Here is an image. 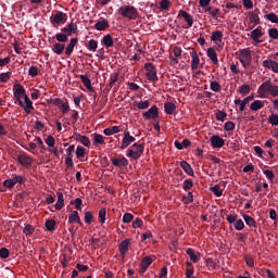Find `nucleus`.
Returning a JSON list of instances; mask_svg holds the SVG:
<instances>
[{
	"label": "nucleus",
	"mask_w": 278,
	"mask_h": 278,
	"mask_svg": "<svg viewBox=\"0 0 278 278\" xmlns=\"http://www.w3.org/2000/svg\"><path fill=\"white\" fill-rule=\"evenodd\" d=\"M112 163L117 167V168H123L124 166H127V159L122 157V159H113Z\"/></svg>",
	"instance_id": "obj_25"
},
{
	"label": "nucleus",
	"mask_w": 278,
	"mask_h": 278,
	"mask_svg": "<svg viewBox=\"0 0 278 278\" xmlns=\"http://www.w3.org/2000/svg\"><path fill=\"white\" fill-rule=\"evenodd\" d=\"M118 14L124 16V18H129V21H134L138 16V11L134 7L125 5L118 9Z\"/></svg>",
	"instance_id": "obj_3"
},
{
	"label": "nucleus",
	"mask_w": 278,
	"mask_h": 278,
	"mask_svg": "<svg viewBox=\"0 0 278 278\" xmlns=\"http://www.w3.org/2000/svg\"><path fill=\"white\" fill-rule=\"evenodd\" d=\"M235 229L237 231H242V229H244V222H242V219H237L235 222Z\"/></svg>",
	"instance_id": "obj_46"
},
{
	"label": "nucleus",
	"mask_w": 278,
	"mask_h": 278,
	"mask_svg": "<svg viewBox=\"0 0 278 278\" xmlns=\"http://www.w3.org/2000/svg\"><path fill=\"white\" fill-rule=\"evenodd\" d=\"M13 94H14V98L17 101L20 108H23V100H21V99H25V97H27L25 94V88L22 87L21 84L14 85V87H13Z\"/></svg>",
	"instance_id": "obj_4"
},
{
	"label": "nucleus",
	"mask_w": 278,
	"mask_h": 278,
	"mask_svg": "<svg viewBox=\"0 0 278 278\" xmlns=\"http://www.w3.org/2000/svg\"><path fill=\"white\" fill-rule=\"evenodd\" d=\"M28 74L30 75V77H36L38 75V67L30 66L28 70Z\"/></svg>",
	"instance_id": "obj_60"
},
{
	"label": "nucleus",
	"mask_w": 278,
	"mask_h": 278,
	"mask_svg": "<svg viewBox=\"0 0 278 278\" xmlns=\"http://www.w3.org/2000/svg\"><path fill=\"white\" fill-rule=\"evenodd\" d=\"M257 94L261 99H268L269 94L270 97H278V86L267 80L258 87Z\"/></svg>",
	"instance_id": "obj_1"
},
{
	"label": "nucleus",
	"mask_w": 278,
	"mask_h": 278,
	"mask_svg": "<svg viewBox=\"0 0 278 278\" xmlns=\"http://www.w3.org/2000/svg\"><path fill=\"white\" fill-rule=\"evenodd\" d=\"M160 8L161 10H168L170 8V0H161Z\"/></svg>",
	"instance_id": "obj_47"
},
{
	"label": "nucleus",
	"mask_w": 278,
	"mask_h": 278,
	"mask_svg": "<svg viewBox=\"0 0 278 278\" xmlns=\"http://www.w3.org/2000/svg\"><path fill=\"white\" fill-rule=\"evenodd\" d=\"M119 251H121L122 255H125V253H127V251H129V239L124 240L119 244Z\"/></svg>",
	"instance_id": "obj_32"
},
{
	"label": "nucleus",
	"mask_w": 278,
	"mask_h": 278,
	"mask_svg": "<svg viewBox=\"0 0 278 278\" xmlns=\"http://www.w3.org/2000/svg\"><path fill=\"white\" fill-rule=\"evenodd\" d=\"M98 47H99V42H97V40L94 39H90L87 46V49H89V51H92V53H94Z\"/></svg>",
	"instance_id": "obj_40"
},
{
	"label": "nucleus",
	"mask_w": 278,
	"mask_h": 278,
	"mask_svg": "<svg viewBox=\"0 0 278 278\" xmlns=\"http://www.w3.org/2000/svg\"><path fill=\"white\" fill-rule=\"evenodd\" d=\"M264 68H269L273 73H278V63L273 60H265L263 61Z\"/></svg>",
	"instance_id": "obj_11"
},
{
	"label": "nucleus",
	"mask_w": 278,
	"mask_h": 278,
	"mask_svg": "<svg viewBox=\"0 0 278 278\" xmlns=\"http://www.w3.org/2000/svg\"><path fill=\"white\" fill-rule=\"evenodd\" d=\"M53 53H56V55H62L64 52V45L62 43H54L52 48Z\"/></svg>",
	"instance_id": "obj_36"
},
{
	"label": "nucleus",
	"mask_w": 278,
	"mask_h": 278,
	"mask_svg": "<svg viewBox=\"0 0 278 278\" xmlns=\"http://www.w3.org/2000/svg\"><path fill=\"white\" fill-rule=\"evenodd\" d=\"M211 144L213 149H223L225 147V140L218 135H214L211 137Z\"/></svg>",
	"instance_id": "obj_8"
},
{
	"label": "nucleus",
	"mask_w": 278,
	"mask_h": 278,
	"mask_svg": "<svg viewBox=\"0 0 278 278\" xmlns=\"http://www.w3.org/2000/svg\"><path fill=\"white\" fill-rule=\"evenodd\" d=\"M108 27H109V24H108V21H105V20L100 21L94 24V29H97L98 31H103V30L108 29Z\"/></svg>",
	"instance_id": "obj_29"
},
{
	"label": "nucleus",
	"mask_w": 278,
	"mask_h": 278,
	"mask_svg": "<svg viewBox=\"0 0 278 278\" xmlns=\"http://www.w3.org/2000/svg\"><path fill=\"white\" fill-rule=\"evenodd\" d=\"M116 81H118V73H113L111 75L110 86H116Z\"/></svg>",
	"instance_id": "obj_58"
},
{
	"label": "nucleus",
	"mask_w": 278,
	"mask_h": 278,
	"mask_svg": "<svg viewBox=\"0 0 278 278\" xmlns=\"http://www.w3.org/2000/svg\"><path fill=\"white\" fill-rule=\"evenodd\" d=\"M241 94H249L251 92V87L249 85H243L239 88Z\"/></svg>",
	"instance_id": "obj_48"
},
{
	"label": "nucleus",
	"mask_w": 278,
	"mask_h": 278,
	"mask_svg": "<svg viewBox=\"0 0 278 278\" xmlns=\"http://www.w3.org/2000/svg\"><path fill=\"white\" fill-rule=\"evenodd\" d=\"M56 40L58 42H66L68 40V37L64 35V33L56 34Z\"/></svg>",
	"instance_id": "obj_53"
},
{
	"label": "nucleus",
	"mask_w": 278,
	"mask_h": 278,
	"mask_svg": "<svg viewBox=\"0 0 278 278\" xmlns=\"http://www.w3.org/2000/svg\"><path fill=\"white\" fill-rule=\"evenodd\" d=\"M46 229H48V231H55V220H53V219L47 220Z\"/></svg>",
	"instance_id": "obj_43"
},
{
	"label": "nucleus",
	"mask_w": 278,
	"mask_h": 278,
	"mask_svg": "<svg viewBox=\"0 0 278 278\" xmlns=\"http://www.w3.org/2000/svg\"><path fill=\"white\" fill-rule=\"evenodd\" d=\"M17 160L22 166H31V157H29L27 154H21Z\"/></svg>",
	"instance_id": "obj_20"
},
{
	"label": "nucleus",
	"mask_w": 278,
	"mask_h": 278,
	"mask_svg": "<svg viewBox=\"0 0 278 278\" xmlns=\"http://www.w3.org/2000/svg\"><path fill=\"white\" fill-rule=\"evenodd\" d=\"M58 201L55 203V210L64 207V194L60 191L56 192Z\"/></svg>",
	"instance_id": "obj_27"
},
{
	"label": "nucleus",
	"mask_w": 278,
	"mask_h": 278,
	"mask_svg": "<svg viewBox=\"0 0 278 278\" xmlns=\"http://www.w3.org/2000/svg\"><path fill=\"white\" fill-rule=\"evenodd\" d=\"M269 123H270L271 125L278 126V115L271 114V115L269 116Z\"/></svg>",
	"instance_id": "obj_63"
},
{
	"label": "nucleus",
	"mask_w": 278,
	"mask_h": 278,
	"mask_svg": "<svg viewBox=\"0 0 278 278\" xmlns=\"http://www.w3.org/2000/svg\"><path fill=\"white\" fill-rule=\"evenodd\" d=\"M142 153H144V146L140 143H135L127 151L126 155L127 157H130V160H138L140 155H142Z\"/></svg>",
	"instance_id": "obj_2"
},
{
	"label": "nucleus",
	"mask_w": 278,
	"mask_h": 278,
	"mask_svg": "<svg viewBox=\"0 0 278 278\" xmlns=\"http://www.w3.org/2000/svg\"><path fill=\"white\" fill-rule=\"evenodd\" d=\"M147 77L149 81H155V79H157V74L155 73V71H150L147 73Z\"/></svg>",
	"instance_id": "obj_52"
},
{
	"label": "nucleus",
	"mask_w": 278,
	"mask_h": 278,
	"mask_svg": "<svg viewBox=\"0 0 278 278\" xmlns=\"http://www.w3.org/2000/svg\"><path fill=\"white\" fill-rule=\"evenodd\" d=\"M263 108H264V101L262 100H255L250 105V110H252V112H257V110H262Z\"/></svg>",
	"instance_id": "obj_22"
},
{
	"label": "nucleus",
	"mask_w": 278,
	"mask_h": 278,
	"mask_svg": "<svg viewBox=\"0 0 278 278\" xmlns=\"http://www.w3.org/2000/svg\"><path fill=\"white\" fill-rule=\"evenodd\" d=\"M211 40L217 45V47H220L223 45V31L216 30L212 33Z\"/></svg>",
	"instance_id": "obj_13"
},
{
	"label": "nucleus",
	"mask_w": 278,
	"mask_h": 278,
	"mask_svg": "<svg viewBox=\"0 0 278 278\" xmlns=\"http://www.w3.org/2000/svg\"><path fill=\"white\" fill-rule=\"evenodd\" d=\"M24 233L25 236H31V233H34V228L31 227V225L25 226Z\"/></svg>",
	"instance_id": "obj_64"
},
{
	"label": "nucleus",
	"mask_w": 278,
	"mask_h": 278,
	"mask_svg": "<svg viewBox=\"0 0 278 278\" xmlns=\"http://www.w3.org/2000/svg\"><path fill=\"white\" fill-rule=\"evenodd\" d=\"M178 16H182L186 23H188L189 27H192V25H194V18L188 12L179 11Z\"/></svg>",
	"instance_id": "obj_17"
},
{
	"label": "nucleus",
	"mask_w": 278,
	"mask_h": 278,
	"mask_svg": "<svg viewBox=\"0 0 278 278\" xmlns=\"http://www.w3.org/2000/svg\"><path fill=\"white\" fill-rule=\"evenodd\" d=\"M211 192H213L215 197H223V189H220V186L218 185L211 187Z\"/></svg>",
	"instance_id": "obj_42"
},
{
	"label": "nucleus",
	"mask_w": 278,
	"mask_h": 278,
	"mask_svg": "<svg viewBox=\"0 0 278 278\" xmlns=\"http://www.w3.org/2000/svg\"><path fill=\"white\" fill-rule=\"evenodd\" d=\"M264 36V33H262V29L255 28L254 30L251 31V38L254 42H262L260 38Z\"/></svg>",
	"instance_id": "obj_18"
},
{
	"label": "nucleus",
	"mask_w": 278,
	"mask_h": 278,
	"mask_svg": "<svg viewBox=\"0 0 278 278\" xmlns=\"http://www.w3.org/2000/svg\"><path fill=\"white\" fill-rule=\"evenodd\" d=\"M75 45H77V38L71 39V41L65 50V55H71V53H73V50L75 49Z\"/></svg>",
	"instance_id": "obj_30"
},
{
	"label": "nucleus",
	"mask_w": 278,
	"mask_h": 278,
	"mask_svg": "<svg viewBox=\"0 0 278 278\" xmlns=\"http://www.w3.org/2000/svg\"><path fill=\"white\" fill-rule=\"evenodd\" d=\"M180 166L182 170H185V173H187V175H189L190 177L194 175V170L192 169V166H190L188 162L186 161L180 162Z\"/></svg>",
	"instance_id": "obj_21"
},
{
	"label": "nucleus",
	"mask_w": 278,
	"mask_h": 278,
	"mask_svg": "<svg viewBox=\"0 0 278 278\" xmlns=\"http://www.w3.org/2000/svg\"><path fill=\"white\" fill-rule=\"evenodd\" d=\"M105 216H106V212L105 208H101L99 211V218H100V223L103 225V223H105Z\"/></svg>",
	"instance_id": "obj_57"
},
{
	"label": "nucleus",
	"mask_w": 278,
	"mask_h": 278,
	"mask_svg": "<svg viewBox=\"0 0 278 278\" xmlns=\"http://www.w3.org/2000/svg\"><path fill=\"white\" fill-rule=\"evenodd\" d=\"M243 219L244 223L249 226V227H257V224L255 223V219H253V217L249 216V215H243Z\"/></svg>",
	"instance_id": "obj_35"
},
{
	"label": "nucleus",
	"mask_w": 278,
	"mask_h": 278,
	"mask_svg": "<svg viewBox=\"0 0 278 278\" xmlns=\"http://www.w3.org/2000/svg\"><path fill=\"white\" fill-rule=\"evenodd\" d=\"M16 184H23V176H14L13 178L3 181L4 188L9 189H12Z\"/></svg>",
	"instance_id": "obj_7"
},
{
	"label": "nucleus",
	"mask_w": 278,
	"mask_h": 278,
	"mask_svg": "<svg viewBox=\"0 0 278 278\" xmlns=\"http://www.w3.org/2000/svg\"><path fill=\"white\" fill-rule=\"evenodd\" d=\"M159 115L160 112L157 111V106H152L150 110L142 114L143 118L147 121H150V118H157Z\"/></svg>",
	"instance_id": "obj_10"
},
{
	"label": "nucleus",
	"mask_w": 278,
	"mask_h": 278,
	"mask_svg": "<svg viewBox=\"0 0 278 278\" xmlns=\"http://www.w3.org/2000/svg\"><path fill=\"white\" fill-rule=\"evenodd\" d=\"M213 18L218 20V14H220V9H216L213 7L211 13H208Z\"/></svg>",
	"instance_id": "obj_55"
},
{
	"label": "nucleus",
	"mask_w": 278,
	"mask_h": 278,
	"mask_svg": "<svg viewBox=\"0 0 278 278\" xmlns=\"http://www.w3.org/2000/svg\"><path fill=\"white\" fill-rule=\"evenodd\" d=\"M190 55L192 58L191 60V68L192 71H197L199 68L200 60H199V54H197V51L190 52Z\"/></svg>",
	"instance_id": "obj_16"
},
{
	"label": "nucleus",
	"mask_w": 278,
	"mask_h": 278,
	"mask_svg": "<svg viewBox=\"0 0 278 278\" xmlns=\"http://www.w3.org/2000/svg\"><path fill=\"white\" fill-rule=\"evenodd\" d=\"M86 155V149L81 147H77L76 149V157L81 159Z\"/></svg>",
	"instance_id": "obj_49"
},
{
	"label": "nucleus",
	"mask_w": 278,
	"mask_h": 278,
	"mask_svg": "<svg viewBox=\"0 0 278 278\" xmlns=\"http://www.w3.org/2000/svg\"><path fill=\"white\" fill-rule=\"evenodd\" d=\"M182 201L186 205H188L192 203V201H194V195L192 194V192H189L187 195L182 198Z\"/></svg>",
	"instance_id": "obj_44"
},
{
	"label": "nucleus",
	"mask_w": 278,
	"mask_h": 278,
	"mask_svg": "<svg viewBox=\"0 0 278 278\" xmlns=\"http://www.w3.org/2000/svg\"><path fill=\"white\" fill-rule=\"evenodd\" d=\"M239 61L241 62L243 68H249L251 66V52L249 50H241L239 53Z\"/></svg>",
	"instance_id": "obj_6"
},
{
	"label": "nucleus",
	"mask_w": 278,
	"mask_h": 278,
	"mask_svg": "<svg viewBox=\"0 0 278 278\" xmlns=\"http://www.w3.org/2000/svg\"><path fill=\"white\" fill-rule=\"evenodd\" d=\"M0 257H2V260H7V257H10V250H8L7 248L0 249Z\"/></svg>",
	"instance_id": "obj_50"
},
{
	"label": "nucleus",
	"mask_w": 278,
	"mask_h": 278,
	"mask_svg": "<svg viewBox=\"0 0 278 278\" xmlns=\"http://www.w3.org/2000/svg\"><path fill=\"white\" fill-rule=\"evenodd\" d=\"M153 264V257L151 256H146L141 261V269L140 273H147V268H149Z\"/></svg>",
	"instance_id": "obj_14"
},
{
	"label": "nucleus",
	"mask_w": 278,
	"mask_h": 278,
	"mask_svg": "<svg viewBox=\"0 0 278 278\" xmlns=\"http://www.w3.org/2000/svg\"><path fill=\"white\" fill-rule=\"evenodd\" d=\"M93 144L94 147H99V144H105V137H103V135L94 134Z\"/></svg>",
	"instance_id": "obj_26"
},
{
	"label": "nucleus",
	"mask_w": 278,
	"mask_h": 278,
	"mask_svg": "<svg viewBox=\"0 0 278 278\" xmlns=\"http://www.w3.org/2000/svg\"><path fill=\"white\" fill-rule=\"evenodd\" d=\"M269 38H273V40H277L278 38V30L277 28H270L268 30Z\"/></svg>",
	"instance_id": "obj_51"
},
{
	"label": "nucleus",
	"mask_w": 278,
	"mask_h": 278,
	"mask_svg": "<svg viewBox=\"0 0 278 278\" xmlns=\"http://www.w3.org/2000/svg\"><path fill=\"white\" fill-rule=\"evenodd\" d=\"M131 142H136V138H134L131 135H129V131L124 132V138L122 140L121 149H127Z\"/></svg>",
	"instance_id": "obj_9"
},
{
	"label": "nucleus",
	"mask_w": 278,
	"mask_h": 278,
	"mask_svg": "<svg viewBox=\"0 0 278 278\" xmlns=\"http://www.w3.org/2000/svg\"><path fill=\"white\" fill-rule=\"evenodd\" d=\"M216 118H217V121H225V118H227V113H225V112H223V111H218L217 113H216Z\"/></svg>",
	"instance_id": "obj_61"
},
{
	"label": "nucleus",
	"mask_w": 278,
	"mask_h": 278,
	"mask_svg": "<svg viewBox=\"0 0 278 278\" xmlns=\"http://www.w3.org/2000/svg\"><path fill=\"white\" fill-rule=\"evenodd\" d=\"M186 253H187V255H189L191 262H193L194 264H197V262H199V253L194 252V250H192V248H188Z\"/></svg>",
	"instance_id": "obj_23"
},
{
	"label": "nucleus",
	"mask_w": 278,
	"mask_h": 278,
	"mask_svg": "<svg viewBox=\"0 0 278 278\" xmlns=\"http://www.w3.org/2000/svg\"><path fill=\"white\" fill-rule=\"evenodd\" d=\"M66 21H67L66 13H64L62 11H58L54 15H52L50 17V23H52V25L54 27L64 25V23H66Z\"/></svg>",
	"instance_id": "obj_5"
},
{
	"label": "nucleus",
	"mask_w": 278,
	"mask_h": 278,
	"mask_svg": "<svg viewBox=\"0 0 278 278\" xmlns=\"http://www.w3.org/2000/svg\"><path fill=\"white\" fill-rule=\"evenodd\" d=\"M166 114H175V110H177V106L173 102H167L164 105Z\"/></svg>",
	"instance_id": "obj_31"
},
{
	"label": "nucleus",
	"mask_w": 278,
	"mask_h": 278,
	"mask_svg": "<svg viewBox=\"0 0 278 278\" xmlns=\"http://www.w3.org/2000/svg\"><path fill=\"white\" fill-rule=\"evenodd\" d=\"M211 90L213 92H220V90H222L220 84L218 81H212L211 83Z\"/></svg>",
	"instance_id": "obj_45"
},
{
	"label": "nucleus",
	"mask_w": 278,
	"mask_h": 278,
	"mask_svg": "<svg viewBox=\"0 0 278 278\" xmlns=\"http://www.w3.org/2000/svg\"><path fill=\"white\" fill-rule=\"evenodd\" d=\"M68 222L70 223H78L79 225H81V219L79 218V213L77 211L72 212L68 216Z\"/></svg>",
	"instance_id": "obj_28"
},
{
	"label": "nucleus",
	"mask_w": 278,
	"mask_h": 278,
	"mask_svg": "<svg viewBox=\"0 0 278 278\" xmlns=\"http://www.w3.org/2000/svg\"><path fill=\"white\" fill-rule=\"evenodd\" d=\"M136 105L138 110H148V108L151 105V102L149 100L139 101V102H136Z\"/></svg>",
	"instance_id": "obj_39"
},
{
	"label": "nucleus",
	"mask_w": 278,
	"mask_h": 278,
	"mask_svg": "<svg viewBox=\"0 0 278 278\" xmlns=\"http://www.w3.org/2000/svg\"><path fill=\"white\" fill-rule=\"evenodd\" d=\"M192 186H194V184L192 182V180L187 179V180L184 181L182 188H184V190H190V188H192Z\"/></svg>",
	"instance_id": "obj_59"
},
{
	"label": "nucleus",
	"mask_w": 278,
	"mask_h": 278,
	"mask_svg": "<svg viewBox=\"0 0 278 278\" xmlns=\"http://www.w3.org/2000/svg\"><path fill=\"white\" fill-rule=\"evenodd\" d=\"M189 144H190V140L188 139H184L182 142L175 141L176 149H179L180 151L181 149H187Z\"/></svg>",
	"instance_id": "obj_37"
},
{
	"label": "nucleus",
	"mask_w": 278,
	"mask_h": 278,
	"mask_svg": "<svg viewBox=\"0 0 278 278\" xmlns=\"http://www.w3.org/2000/svg\"><path fill=\"white\" fill-rule=\"evenodd\" d=\"M250 23H254V25H260V16L254 12L249 13Z\"/></svg>",
	"instance_id": "obj_41"
},
{
	"label": "nucleus",
	"mask_w": 278,
	"mask_h": 278,
	"mask_svg": "<svg viewBox=\"0 0 278 278\" xmlns=\"http://www.w3.org/2000/svg\"><path fill=\"white\" fill-rule=\"evenodd\" d=\"M80 79L88 90H92V83L90 81V78H88V76L80 75Z\"/></svg>",
	"instance_id": "obj_38"
},
{
	"label": "nucleus",
	"mask_w": 278,
	"mask_h": 278,
	"mask_svg": "<svg viewBox=\"0 0 278 278\" xmlns=\"http://www.w3.org/2000/svg\"><path fill=\"white\" fill-rule=\"evenodd\" d=\"M206 55L214 64H218V54H216V50H214V48H208Z\"/></svg>",
	"instance_id": "obj_19"
},
{
	"label": "nucleus",
	"mask_w": 278,
	"mask_h": 278,
	"mask_svg": "<svg viewBox=\"0 0 278 278\" xmlns=\"http://www.w3.org/2000/svg\"><path fill=\"white\" fill-rule=\"evenodd\" d=\"M102 45H104V47L110 48V47H114V39L112 38V35H105L102 38Z\"/></svg>",
	"instance_id": "obj_24"
},
{
	"label": "nucleus",
	"mask_w": 278,
	"mask_h": 278,
	"mask_svg": "<svg viewBox=\"0 0 278 278\" xmlns=\"http://www.w3.org/2000/svg\"><path fill=\"white\" fill-rule=\"evenodd\" d=\"M76 140L81 142L84 147H90V139L86 136L77 135Z\"/></svg>",
	"instance_id": "obj_34"
},
{
	"label": "nucleus",
	"mask_w": 278,
	"mask_h": 278,
	"mask_svg": "<svg viewBox=\"0 0 278 278\" xmlns=\"http://www.w3.org/2000/svg\"><path fill=\"white\" fill-rule=\"evenodd\" d=\"M134 220V215L131 213H125L123 216V223H131Z\"/></svg>",
	"instance_id": "obj_54"
},
{
	"label": "nucleus",
	"mask_w": 278,
	"mask_h": 278,
	"mask_svg": "<svg viewBox=\"0 0 278 278\" xmlns=\"http://www.w3.org/2000/svg\"><path fill=\"white\" fill-rule=\"evenodd\" d=\"M264 68H269L273 73H278V63L273 60H265L263 61Z\"/></svg>",
	"instance_id": "obj_12"
},
{
	"label": "nucleus",
	"mask_w": 278,
	"mask_h": 278,
	"mask_svg": "<svg viewBox=\"0 0 278 278\" xmlns=\"http://www.w3.org/2000/svg\"><path fill=\"white\" fill-rule=\"evenodd\" d=\"M10 79V73H2L0 74V81L5 84Z\"/></svg>",
	"instance_id": "obj_62"
},
{
	"label": "nucleus",
	"mask_w": 278,
	"mask_h": 278,
	"mask_svg": "<svg viewBox=\"0 0 278 278\" xmlns=\"http://www.w3.org/2000/svg\"><path fill=\"white\" fill-rule=\"evenodd\" d=\"M253 99H255L254 96H249V97L244 98L243 100H241L240 111L244 112V108H247V105H249V103H251V101H253Z\"/></svg>",
	"instance_id": "obj_33"
},
{
	"label": "nucleus",
	"mask_w": 278,
	"mask_h": 278,
	"mask_svg": "<svg viewBox=\"0 0 278 278\" xmlns=\"http://www.w3.org/2000/svg\"><path fill=\"white\" fill-rule=\"evenodd\" d=\"M22 108L24 109L26 114H31V111L34 110V104L31 103V100H29L28 96H25Z\"/></svg>",
	"instance_id": "obj_15"
},
{
	"label": "nucleus",
	"mask_w": 278,
	"mask_h": 278,
	"mask_svg": "<svg viewBox=\"0 0 278 278\" xmlns=\"http://www.w3.org/2000/svg\"><path fill=\"white\" fill-rule=\"evenodd\" d=\"M267 21H270V23H278L277 14L269 13L266 15Z\"/></svg>",
	"instance_id": "obj_56"
}]
</instances>
